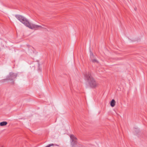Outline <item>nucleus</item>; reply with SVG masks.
I'll list each match as a JSON object with an SVG mask.
<instances>
[{"instance_id": "ddd939ff", "label": "nucleus", "mask_w": 147, "mask_h": 147, "mask_svg": "<svg viewBox=\"0 0 147 147\" xmlns=\"http://www.w3.org/2000/svg\"><path fill=\"white\" fill-rule=\"evenodd\" d=\"M1 51V48H0V51Z\"/></svg>"}, {"instance_id": "f03ea898", "label": "nucleus", "mask_w": 147, "mask_h": 147, "mask_svg": "<svg viewBox=\"0 0 147 147\" xmlns=\"http://www.w3.org/2000/svg\"><path fill=\"white\" fill-rule=\"evenodd\" d=\"M18 76V74L17 73H13V72H10L9 75L6 77L5 79H3L1 80L2 82H3L7 80H10L11 81V82L12 84H14L15 81L14 79L16 78Z\"/></svg>"}, {"instance_id": "423d86ee", "label": "nucleus", "mask_w": 147, "mask_h": 147, "mask_svg": "<svg viewBox=\"0 0 147 147\" xmlns=\"http://www.w3.org/2000/svg\"><path fill=\"white\" fill-rule=\"evenodd\" d=\"M115 101L114 99L112 100L111 102L110 105L112 107H114L115 105Z\"/></svg>"}, {"instance_id": "6e6552de", "label": "nucleus", "mask_w": 147, "mask_h": 147, "mask_svg": "<svg viewBox=\"0 0 147 147\" xmlns=\"http://www.w3.org/2000/svg\"><path fill=\"white\" fill-rule=\"evenodd\" d=\"M91 59V61L93 63H98V61L96 59H93V58H92Z\"/></svg>"}, {"instance_id": "20e7f679", "label": "nucleus", "mask_w": 147, "mask_h": 147, "mask_svg": "<svg viewBox=\"0 0 147 147\" xmlns=\"http://www.w3.org/2000/svg\"><path fill=\"white\" fill-rule=\"evenodd\" d=\"M70 136L71 141V144L72 146H75L77 144V138L73 135H71Z\"/></svg>"}, {"instance_id": "1a4fd4ad", "label": "nucleus", "mask_w": 147, "mask_h": 147, "mask_svg": "<svg viewBox=\"0 0 147 147\" xmlns=\"http://www.w3.org/2000/svg\"><path fill=\"white\" fill-rule=\"evenodd\" d=\"M90 57L91 59L92 58H93V57H94V56L93 53L92 52L90 53Z\"/></svg>"}, {"instance_id": "f8f14e48", "label": "nucleus", "mask_w": 147, "mask_h": 147, "mask_svg": "<svg viewBox=\"0 0 147 147\" xmlns=\"http://www.w3.org/2000/svg\"><path fill=\"white\" fill-rule=\"evenodd\" d=\"M2 46L3 47H4V46L3 45V46Z\"/></svg>"}, {"instance_id": "9d476101", "label": "nucleus", "mask_w": 147, "mask_h": 147, "mask_svg": "<svg viewBox=\"0 0 147 147\" xmlns=\"http://www.w3.org/2000/svg\"><path fill=\"white\" fill-rule=\"evenodd\" d=\"M37 26H38V28H44L43 27H42L41 26H39V25H37Z\"/></svg>"}, {"instance_id": "39448f33", "label": "nucleus", "mask_w": 147, "mask_h": 147, "mask_svg": "<svg viewBox=\"0 0 147 147\" xmlns=\"http://www.w3.org/2000/svg\"><path fill=\"white\" fill-rule=\"evenodd\" d=\"M38 26L37 25L33 24H30L29 23L27 27L31 29L38 30Z\"/></svg>"}, {"instance_id": "9b49d317", "label": "nucleus", "mask_w": 147, "mask_h": 147, "mask_svg": "<svg viewBox=\"0 0 147 147\" xmlns=\"http://www.w3.org/2000/svg\"><path fill=\"white\" fill-rule=\"evenodd\" d=\"M53 145H54L53 146L55 145V146H59L57 144H53Z\"/></svg>"}, {"instance_id": "7ed1b4c3", "label": "nucleus", "mask_w": 147, "mask_h": 147, "mask_svg": "<svg viewBox=\"0 0 147 147\" xmlns=\"http://www.w3.org/2000/svg\"><path fill=\"white\" fill-rule=\"evenodd\" d=\"M15 17L20 22L24 24L26 27L27 26L29 23V22L27 18L24 17L20 15H16Z\"/></svg>"}, {"instance_id": "f257e3e1", "label": "nucleus", "mask_w": 147, "mask_h": 147, "mask_svg": "<svg viewBox=\"0 0 147 147\" xmlns=\"http://www.w3.org/2000/svg\"><path fill=\"white\" fill-rule=\"evenodd\" d=\"M85 78L91 88H95L98 86V82L92 76L90 72H88L85 74Z\"/></svg>"}, {"instance_id": "0eeeda50", "label": "nucleus", "mask_w": 147, "mask_h": 147, "mask_svg": "<svg viewBox=\"0 0 147 147\" xmlns=\"http://www.w3.org/2000/svg\"><path fill=\"white\" fill-rule=\"evenodd\" d=\"M7 124V122L6 121H3L0 123V125L1 126H3L6 125Z\"/></svg>"}]
</instances>
